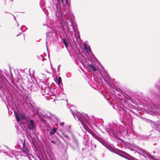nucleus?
<instances>
[{
    "mask_svg": "<svg viewBox=\"0 0 160 160\" xmlns=\"http://www.w3.org/2000/svg\"><path fill=\"white\" fill-rule=\"evenodd\" d=\"M65 2L66 4L64 3V0H60V1H59L58 3L56 4V9H55L53 13L57 19L59 20L63 29H66L68 32V25L65 19V16L64 15L63 10L65 13L69 14L70 21L72 24L74 16L70 12L69 0H65Z\"/></svg>",
    "mask_w": 160,
    "mask_h": 160,
    "instance_id": "1",
    "label": "nucleus"
},
{
    "mask_svg": "<svg viewBox=\"0 0 160 160\" xmlns=\"http://www.w3.org/2000/svg\"><path fill=\"white\" fill-rule=\"evenodd\" d=\"M117 128L118 127L117 126L113 125V126H110L109 128H107L106 129V130L109 135L112 133L115 137L118 135L119 133L121 134H123L124 135L127 134L129 135V133L133 138H136L137 136V133L132 129L130 131L129 130L128 128L126 129L125 128H123L122 127H121V129L120 130L118 129Z\"/></svg>",
    "mask_w": 160,
    "mask_h": 160,
    "instance_id": "2",
    "label": "nucleus"
},
{
    "mask_svg": "<svg viewBox=\"0 0 160 160\" xmlns=\"http://www.w3.org/2000/svg\"><path fill=\"white\" fill-rule=\"evenodd\" d=\"M70 111L74 118L76 119L77 118L78 120L83 126H84L85 122L88 124V118L87 115L80 113L78 111L76 110L73 112L71 109H70Z\"/></svg>",
    "mask_w": 160,
    "mask_h": 160,
    "instance_id": "3",
    "label": "nucleus"
},
{
    "mask_svg": "<svg viewBox=\"0 0 160 160\" xmlns=\"http://www.w3.org/2000/svg\"><path fill=\"white\" fill-rule=\"evenodd\" d=\"M32 110L33 111V112L35 113H37V114L40 117L41 119L43 122L46 121L45 120L42 118L43 117L45 118H49L52 116V114L49 112H48L46 113L42 112V111L39 109L34 106L32 107Z\"/></svg>",
    "mask_w": 160,
    "mask_h": 160,
    "instance_id": "4",
    "label": "nucleus"
},
{
    "mask_svg": "<svg viewBox=\"0 0 160 160\" xmlns=\"http://www.w3.org/2000/svg\"><path fill=\"white\" fill-rule=\"evenodd\" d=\"M136 152L143 156L144 159L143 160H153V157L149 155L144 149L140 148L136 151Z\"/></svg>",
    "mask_w": 160,
    "mask_h": 160,
    "instance_id": "5",
    "label": "nucleus"
},
{
    "mask_svg": "<svg viewBox=\"0 0 160 160\" xmlns=\"http://www.w3.org/2000/svg\"><path fill=\"white\" fill-rule=\"evenodd\" d=\"M98 71L101 75L103 77V78L106 82H109L111 79L110 76H109L107 73L105 69L102 67V69H98Z\"/></svg>",
    "mask_w": 160,
    "mask_h": 160,
    "instance_id": "6",
    "label": "nucleus"
},
{
    "mask_svg": "<svg viewBox=\"0 0 160 160\" xmlns=\"http://www.w3.org/2000/svg\"><path fill=\"white\" fill-rule=\"evenodd\" d=\"M88 132L92 135V136L94 137L96 139L100 142L102 145H103L106 147L107 148L108 146L107 144L105 141L100 137L96 135L93 131L90 130H89Z\"/></svg>",
    "mask_w": 160,
    "mask_h": 160,
    "instance_id": "7",
    "label": "nucleus"
},
{
    "mask_svg": "<svg viewBox=\"0 0 160 160\" xmlns=\"http://www.w3.org/2000/svg\"><path fill=\"white\" fill-rule=\"evenodd\" d=\"M25 141L22 142L23 145L22 148V150L23 152L24 153L27 157L28 158L29 160H31V157H32V156L29 154V151L28 149V146L25 144Z\"/></svg>",
    "mask_w": 160,
    "mask_h": 160,
    "instance_id": "8",
    "label": "nucleus"
},
{
    "mask_svg": "<svg viewBox=\"0 0 160 160\" xmlns=\"http://www.w3.org/2000/svg\"><path fill=\"white\" fill-rule=\"evenodd\" d=\"M83 57L81 53L77 52L76 54L74 59L77 64L79 65L80 63L83 64Z\"/></svg>",
    "mask_w": 160,
    "mask_h": 160,
    "instance_id": "9",
    "label": "nucleus"
},
{
    "mask_svg": "<svg viewBox=\"0 0 160 160\" xmlns=\"http://www.w3.org/2000/svg\"><path fill=\"white\" fill-rule=\"evenodd\" d=\"M42 95L47 97L50 96L49 94V92L50 91V88L47 85H45V86H43V84H42Z\"/></svg>",
    "mask_w": 160,
    "mask_h": 160,
    "instance_id": "10",
    "label": "nucleus"
},
{
    "mask_svg": "<svg viewBox=\"0 0 160 160\" xmlns=\"http://www.w3.org/2000/svg\"><path fill=\"white\" fill-rule=\"evenodd\" d=\"M72 142L70 145L71 147L73 149L78 148H79V143L78 140L73 134H72Z\"/></svg>",
    "mask_w": 160,
    "mask_h": 160,
    "instance_id": "11",
    "label": "nucleus"
},
{
    "mask_svg": "<svg viewBox=\"0 0 160 160\" xmlns=\"http://www.w3.org/2000/svg\"><path fill=\"white\" fill-rule=\"evenodd\" d=\"M4 147L6 148V149H3L2 150H0V152H2L3 153H5L7 154V155L13 158L14 157H15V158L16 157V155L14 154L15 153L14 152H12L11 151L9 150L7 147L4 146Z\"/></svg>",
    "mask_w": 160,
    "mask_h": 160,
    "instance_id": "12",
    "label": "nucleus"
},
{
    "mask_svg": "<svg viewBox=\"0 0 160 160\" xmlns=\"http://www.w3.org/2000/svg\"><path fill=\"white\" fill-rule=\"evenodd\" d=\"M63 94L61 92L59 91V90H57L56 93L55 94H53L52 95L51 94L50 97L51 99H52L53 98L51 97L52 96L55 97V98H53V101H55V100H62V98H61V96Z\"/></svg>",
    "mask_w": 160,
    "mask_h": 160,
    "instance_id": "13",
    "label": "nucleus"
},
{
    "mask_svg": "<svg viewBox=\"0 0 160 160\" xmlns=\"http://www.w3.org/2000/svg\"><path fill=\"white\" fill-rule=\"evenodd\" d=\"M27 126L29 129L33 130L36 128L35 123L34 121L31 119L27 122Z\"/></svg>",
    "mask_w": 160,
    "mask_h": 160,
    "instance_id": "14",
    "label": "nucleus"
},
{
    "mask_svg": "<svg viewBox=\"0 0 160 160\" xmlns=\"http://www.w3.org/2000/svg\"><path fill=\"white\" fill-rule=\"evenodd\" d=\"M14 113L15 115L17 121L18 122L21 121V119H22V120H23L25 119V117L23 114L19 113L17 112H14Z\"/></svg>",
    "mask_w": 160,
    "mask_h": 160,
    "instance_id": "15",
    "label": "nucleus"
},
{
    "mask_svg": "<svg viewBox=\"0 0 160 160\" xmlns=\"http://www.w3.org/2000/svg\"><path fill=\"white\" fill-rule=\"evenodd\" d=\"M118 112L120 115L121 118L125 117L126 115H127L128 113L126 110L123 109L122 108L118 109Z\"/></svg>",
    "mask_w": 160,
    "mask_h": 160,
    "instance_id": "16",
    "label": "nucleus"
},
{
    "mask_svg": "<svg viewBox=\"0 0 160 160\" xmlns=\"http://www.w3.org/2000/svg\"><path fill=\"white\" fill-rule=\"evenodd\" d=\"M20 95L22 96L24 100L27 99L28 97V92L27 91L23 90L21 93Z\"/></svg>",
    "mask_w": 160,
    "mask_h": 160,
    "instance_id": "17",
    "label": "nucleus"
},
{
    "mask_svg": "<svg viewBox=\"0 0 160 160\" xmlns=\"http://www.w3.org/2000/svg\"><path fill=\"white\" fill-rule=\"evenodd\" d=\"M50 31L51 32H48V34L47 35V39H46V44L47 47V42L48 41V40L49 39H50V41L52 40H53V38H48V37L49 36H50L51 35H55L56 34L55 33H54V32H52L51 30Z\"/></svg>",
    "mask_w": 160,
    "mask_h": 160,
    "instance_id": "18",
    "label": "nucleus"
},
{
    "mask_svg": "<svg viewBox=\"0 0 160 160\" xmlns=\"http://www.w3.org/2000/svg\"><path fill=\"white\" fill-rule=\"evenodd\" d=\"M128 100H129L131 101L132 102H133V99L131 97H130L129 96L124 97V98L123 102H124L125 104H126L128 102Z\"/></svg>",
    "mask_w": 160,
    "mask_h": 160,
    "instance_id": "19",
    "label": "nucleus"
},
{
    "mask_svg": "<svg viewBox=\"0 0 160 160\" xmlns=\"http://www.w3.org/2000/svg\"><path fill=\"white\" fill-rule=\"evenodd\" d=\"M84 51L86 53L90 52V48L89 46L87 45L85 43L84 44Z\"/></svg>",
    "mask_w": 160,
    "mask_h": 160,
    "instance_id": "20",
    "label": "nucleus"
},
{
    "mask_svg": "<svg viewBox=\"0 0 160 160\" xmlns=\"http://www.w3.org/2000/svg\"><path fill=\"white\" fill-rule=\"evenodd\" d=\"M89 67L91 69L94 71H96L98 70V68L97 67H96L92 64H89L88 65Z\"/></svg>",
    "mask_w": 160,
    "mask_h": 160,
    "instance_id": "21",
    "label": "nucleus"
},
{
    "mask_svg": "<svg viewBox=\"0 0 160 160\" xmlns=\"http://www.w3.org/2000/svg\"><path fill=\"white\" fill-rule=\"evenodd\" d=\"M62 40L63 41V43L64 44L65 46L67 48H68V43L67 41L66 40L65 38H63L62 39Z\"/></svg>",
    "mask_w": 160,
    "mask_h": 160,
    "instance_id": "22",
    "label": "nucleus"
},
{
    "mask_svg": "<svg viewBox=\"0 0 160 160\" xmlns=\"http://www.w3.org/2000/svg\"><path fill=\"white\" fill-rule=\"evenodd\" d=\"M132 144L130 143H128L125 145V148L129 149H132Z\"/></svg>",
    "mask_w": 160,
    "mask_h": 160,
    "instance_id": "23",
    "label": "nucleus"
},
{
    "mask_svg": "<svg viewBox=\"0 0 160 160\" xmlns=\"http://www.w3.org/2000/svg\"><path fill=\"white\" fill-rule=\"evenodd\" d=\"M62 134L64 136V137L67 138V141L68 142V141H69L70 140V138L67 135L65 134V133L64 132H62Z\"/></svg>",
    "mask_w": 160,
    "mask_h": 160,
    "instance_id": "24",
    "label": "nucleus"
},
{
    "mask_svg": "<svg viewBox=\"0 0 160 160\" xmlns=\"http://www.w3.org/2000/svg\"><path fill=\"white\" fill-rule=\"evenodd\" d=\"M56 131V129L55 128H53L51 131L49 132L50 135H53Z\"/></svg>",
    "mask_w": 160,
    "mask_h": 160,
    "instance_id": "25",
    "label": "nucleus"
},
{
    "mask_svg": "<svg viewBox=\"0 0 160 160\" xmlns=\"http://www.w3.org/2000/svg\"><path fill=\"white\" fill-rule=\"evenodd\" d=\"M62 82L61 78L60 77H58L57 79V83L58 85H59Z\"/></svg>",
    "mask_w": 160,
    "mask_h": 160,
    "instance_id": "26",
    "label": "nucleus"
},
{
    "mask_svg": "<svg viewBox=\"0 0 160 160\" xmlns=\"http://www.w3.org/2000/svg\"><path fill=\"white\" fill-rule=\"evenodd\" d=\"M26 135L28 139L30 140H31L32 139V137L29 133L28 132L27 133Z\"/></svg>",
    "mask_w": 160,
    "mask_h": 160,
    "instance_id": "27",
    "label": "nucleus"
},
{
    "mask_svg": "<svg viewBox=\"0 0 160 160\" xmlns=\"http://www.w3.org/2000/svg\"><path fill=\"white\" fill-rule=\"evenodd\" d=\"M59 136L60 138H61L64 141V142L67 144H69L68 142H67L66 140H65L62 136L61 135H59Z\"/></svg>",
    "mask_w": 160,
    "mask_h": 160,
    "instance_id": "28",
    "label": "nucleus"
},
{
    "mask_svg": "<svg viewBox=\"0 0 160 160\" xmlns=\"http://www.w3.org/2000/svg\"><path fill=\"white\" fill-rule=\"evenodd\" d=\"M15 147L17 149H19L21 148V146L19 143L18 144H17L15 146Z\"/></svg>",
    "mask_w": 160,
    "mask_h": 160,
    "instance_id": "29",
    "label": "nucleus"
},
{
    "mask_svg": "<svg viewBox=\"0 0 160 160\" xmlns=\"http://www.w3.org/2000/svg\"><path fill=\"white\" fill-rule=\"evenodd\" d=\"M77 35H76V37H77V38H80V36H79V32L78 31H77Z\"/></svg>",
    "mask_w": 160,
    "mask_h": 160,
    "instance_id": "30",
    "label": "nucleus"
},
{
    "mask_svg": "<svg viewBox=\"0 0 160 160\" xmlns=\"http://www.w3.org/2000/svg\"><path fill=\"white\" fill-rule=\"evenodd\" d=\"M32 87H35V88H36V87L35 86V85H32L31 86V90H32ZM32 90L34 91H35V90H36L35 89H34V90Z\"/></svg>",
    "mask_w": 160,
    "mask_h": 160,
    "instance_id": "31",
    "label": "nucleus"
},
{
    "mask_svg": "<svg viewBox=\"0 0 160 160\" xmlns=\"http://www.w3.org/2000/svg\"><path fill=\"white\" fill-rule=\"evenodd\" d=\"M60 125L61 126H63L64 125V123L63 122H62L60 123Z\"/></svg>",
    "mask_w": 160,
    "mask_h": 160,
    "instance_id": "32",
    "label": "nucleus"
},
{
    "mask_svg": "<svg viewBox=\"0 0 160 160\" xmlns=\"http://www.w3.org/2000/svg\"><path fill=\"white\" fill-rule=\"evenodd\" d=\"M51 142L52 143H53L54 144L55 143V142L53 141H51Z\"/></svg>",
    "mask_w": 160,
    "mask_h": 160,
    "instance_id": "33",
    "label": "nucleus"
},
{
    "mask_svg": "<svg viewBox=\"0 0 160 160\" xmlns=\"http://www.w3.org/2000/svg\"><path fill=\"white\" fill-rule=\"evenodd\" d=\"M73 30L74 31V32L75 34H76V33H75V32H76V31L75 29V28H73Z\"/></svg>",
    "mask_w": 160,
    "mask_h": 160,
    "instance_id": "34",
    "label": "nucleus"
},
{
    "mask_svg": "<svg viewBox=\"0 0 160 160\" xmlns=\"http://www.w3.org/2000/svg\"><path fill=\"white\" fill-rule=\"evenodd\" d=\"M46 72L48 73H49V74H51V73L50 72H48V71H46Z\"/></svg>",
    "mask_w": 160,
    "mask_h": 160,
    "instance_id": "35",
    "label": "nucleus"
},
{
    "mask_svg": "<svg viewBox=\"0 0 160 160\" xmlns=\"http://www.w3.org/2000/svg\"><path fill=\"white\" fill-rule=\"evenodd\" d=\"M42 75L44 76H45V78H46V76L44 74H42Z\"/></svg>",
    "mask_w": 160,
    "mask_h": 160,
    "instance_id": "36",
    "label": "nucleus"
},
{
    "mask_svg": "<svg viewBox=\"0 0 160 160\" xmlns=\"http://www.w3.org/2000/svg\"><path fill=\"white\" fill-rule=\"evenodd\" d=\"M13 16L14 17V19H15V18H16L13 15Z\"/></svg>",
    "mask_w": 160,
    "mask_h": 160,
    "instance_id": "37",
    "label": "nucleus"
},
{
    "mask_svg": "<svg viewBox=\"0 0 160 160\" xmlns=\"http://www.w3.org/2000/svg\"><path fill=\"white\" fill-rule=\"evenodd\" d=\"M51 67L52 68V65H51Z\"/></svg>",
    "mask_w": 160,
    "mask_h": 160,
    "instance_id": "38",
    "label": "nucleus"
},
{
    "mask_svg": "<svg viewBox=\"0 0 160 160\" xmlns=\"http://www.w3.org/2000/svg\"><path fill=\"white\" fill-rule=\"evenodd\" d=\"M121 103H122V104L123 106H124V105H123V103H122V102H121Z\"/></svg>",
    "mask_w": 160,
    "mask_h": 160,
    "instance_id": "39",
    "label": "nucleus"
},
{
    "mask_svg": "<svg viewBox=\"0 0 160 160\" xmlns=\"http://www.w3.org/2000/svg\"><path fill=\"white\" fill-rule=\"evenodd\" d=\"M42 84H44L43 82H42Z\"/></svg>",
    "mask_w": 160,
    "mask_h": 160,
    "instance_id": "40",
    "label": "nucleus"
},
{
    "mask_svg": "<svg viewBox=\"0 0 160 160\" xmlns=\"http://www.w3.org/2000/svg\"><path fill=\"white\" fill-rule=\"evenodd\" d=\"M59 66H58V69H59Z\"/></svg>",
    "mask_w": 160,
    "mask_h": 160,
    "instance_id": "41",
    "label": "nucleus"
},
{
    "mask_svg": "<svg viewBox=\"0 0 160 160\" xmlns=\"http://www.w3.org/2000/svg\"><path fill=\"white\" fill-rule=\"evenodd\" d=\"M91 54L92 55V56H93V55H92V53H91Z\"/></svg>",
    "mask_w": 160,
    "mask_h": 160,
    "instance_id": "42",
    "label": "nucleus"
},
{
    "mask_svg": "<svg viewBox=\"0 0 160 160\" xmlns=\"http://www.w3.org/2000/svg\"><path fill=\"white\" fill-rule=\"evenodd\" d=\"M44 25H46V24H44Z\"/></svg>",
    "mask_w": 160,
    "mask_h": 160,
    "instance_id": "43",
    "label": "nucleus"
},
{
    "mask_svg": "<svg viewBox=\"0 0 160 160\" xmlns=\"http://www.w3.org/2000/svg\"><path fill=\"white\" fill-rule=\"evenodd\" d=\"M22 28H20V29H22Z\"/></svg>",
    "mask_w": 160,
    "mask_h": 160,
    "instance_id": "44",
    "label": "nucleus"
},
{
    "mask_svg": "<svg viewBox=\"0 0 160 160\" xmlns=\"http://www.w3.org/2000/svg\"><path fill=\"white\" fill-rule=\"evenodd\" d=\"M50 28V29H52V28Z\"/></svg>",
    "mask_w": 160,
    "mask_h": 160,
    "instance_id": "45",
    "label": "nucleus"
},
{
    "mask_svg": "<svg viewBox=\"0 0 160 160\" xmlns=\"http://www.w3.org/2000/svg\"><path fill=\"white\" fill-rule=\"evenodd\" d=\"M11 0L12 1L13 0Z\"/></svg>",
    "mask_w": 160,
    "mask_h": 160,
    "instance_id": "46",
    "label": "nucleus"
}]
</instances>
